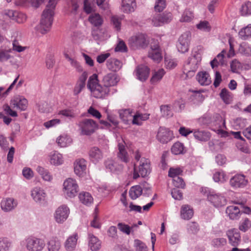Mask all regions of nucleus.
<instances>
[{
  "instance_id": "10",
  "label": "nucleus",
  "mask_w": 251,
  "mask_h": 251,
  "mask_svg": "<svg viewBox=\"0 0 251 251\" xmlns=\"http://www.w3.org/2000/svg\"><path fill=\"white\" fill-rule=\"evenodd\" d=\"M126 143L125 141L122 139L121 141H118V151L117 153V157L118 159L123 163L127 164L131 160V156L127 152L125 148Z\"/></svg>"
},
{
  "instance_id": "23",
  "label": "nucleus",
  "mask_w": 251,
  "mask_h": 251,
  "mask_svg": "<svg viewBox=\"0 0 251 251\" xmlns=\"http://www.w3.org/2000/svg\"><path fill=\"white\" fill-rule=\"evenodd\" d=\"M119 80V79L116 74L109 73L103 77L102 81L103 85L109 88L110 87L116 85Z\"/></svg>"
},
{
  "instance_id": "53",
  "label": "nucleus",
  "mask_w": 251,
  "mask_h": 251,
  "mask_svg": "<svg viewBox=\"0 0 251 251\" xmlns=\"http://www.w3.org/2000/svg\"><path fill=\"white\" fill-rule=\"evenodd\" d=\"M98 126H81V134L83 135H89L95 132Z\"/></svg>"
},
{
  "instance_id": "32",
  "label": "nucleus",
  "mask_w": 251,
  "mask_h": 251,
  "mask_svg": "<svg viewBox=\"0 0 251 251\" xmlns=\"http://www.w3.org/2000/svg\"><path fill=\"white\" fill-rule=\"evenodd\" d=\"M61 247V242L57 238H52L47 243L48 251H59Z\"/></svg>"
},
{
  "instance_id": "57",
  "label": "nucleus",
  "mask_w": 251,
  "mask_h": 251,
  "mask_svg": "<svg viewBox=\"0 0 251 251\" xmlns=\"http://www.w3.org/2000/svg\"><path fill=\"white\" fill-rule=\"evenodd\" d=\"M197 27L198 29L204 31H209L210 30L208 22L205 21L200 22L197 25Z\"/></svg>"
},
{
  "instance_id": "37",
  "label": "nucleus",
  "mask_w": 251,
  "mask_h": 251,
  "mask_svg": "<svg viewBox=\"0 0 251 251\" xmlns=\"http://www.w3.org/2000/svg\"><path fill=\"white\" fill-rule=\"evenodd\" d=\"M72 139L67 135H62L59 136L56 140L58 145L60 147H66L72 143Z\"/></svg>"
},
{
  "instance_id": "13",
  "label": "nucleus",
  "mask_w": 251,
  "mask_h": 251,
  "mask_svg": "<svg viewBox=\"0 0 251 251\" xmlns=\"http://www.w3.org/2000/svg\"><path fill=\"white\" fill-rule=\"evenodd\" d=\"M10 105L14 108L25 111L27 107L28 101L22 96H15L11 99Z\"/></svg>"
},
{
  "instance_id": "25",
  "label": "nucleus",
  "mask_w": 251,
  "mask_h": 251,
  "mask_svg": "<svg viewBox=\"0 0 251 251\" xmlns=\"http://www.w3.org/2000/svg\"><path fill=\"white\" fill-rule=\"evenodd\" d=\"M106 65L108 70L117 72L122 68V63L116 58H110L107 60Z\"/></svg>"
},
{
  "instance_id": "59",
  "label": "nucleus",
  "mask_w": 251,
  "mask_h": 251,
  "mask_svg": "<svg viewBox=\"0 0 251 251\" xmlns=\"http://www.w3.org/2000/svg\"><path fill=\"white\" fill-rule=\"evenodd\" d=\"M11 58L9 51L7 50H0V61L4 62Z\"/></svg>"
},
{
  "instance_id": "20",
  "label": "nucleus",
  "mask_w": 251,
  "mask_h": 251,
  "mask_svg": "<svg viewBox=\"0 0 251 251\" xmlns=\"http://www.w3.org/2000/svg\"><path fill=\"white\" fill-rule=\"evenodd\" d=\"M78 237L77 233L69 236L64 243V247L66 251H74L76 246Z\"/></svg>"
},
{
  "instance_id": "39",
  "label": "nucleus",
  "mask_w": 251,
  "mask_h": 251,
  "mask_svg": "<svg viewBox=\"0 0 251 251\" xmlns=\"http://www.w3.org/2000/svg\"><path fill=\"white\" fill-rule=\"evenodd\" d=\"M213 179L216 182L223 183L227 181L228 176L223 171H218L213 174Z\"/></svg>"
},
{
  "instance_id": "15",
  "label": "nucleus",
  "mask_w": 251,
  "mask_h": 251,
  "mask_svg": "<svg viewBox=\"0 0 251 251\" xmlns=\"http://www.w3.org/2000/svg\"><path fill=\"white\" fill-rule=\"evenodd\" d=\"M248 180L245 176L242 174H236L229 180V184L233 188H242L247 185Z\"/></svg>"
},
{
  "instance_id": "12",
  "label": "nucleus",
  "mask_w": 251,
  "mask_h": 251,
  "mask_svg": "<svg viewBox=\"0 0 251 251\" xmlns=\"http://www.w3.org/2000/svg\"><path fill=\"white\" fill-rule=\"evenodd\" d=\"M31 196L37 203L44 205L46 203L47 194L41 188L36 187L31 191Z\"/></svg>"
},
{
  "instance_id": "34",
  "label": "nucleus",
  "mask_w": 251,
  "mask_h": 251,
  "mask_svg": "<svg viewBox=\"0 0 251 251\" xmlns=\"http://www.w3.org/2000/svg\"><path fill=\"white\" fill-rule=\"evenodd\" d=\"M194 136L196 139L201 141H206L210 139V133L203 130L195 131Z\"/></svg>"
},
{
  "instance_id": "35",
  "label": "nucleus",
  "mask_w": 251,
  "mask_h": 251,
  "mask_svg": "<svg viewBox=\"0 0 251 251\" xmlns=\"http://www.w3.org/2000/svg\"><path fill=\"white\" fill-rule=\"evenodd\" d=\"M148 57L153 61L159 63L162 59V51L161 50H149Z\"/></svg>"
},
{
  "instance_id": "38",
  "label": "nucleus",
  "mask_w": 251,
  "mask_h": 251,
  "mask_svg": "<svg viewBox=\"0 0 251 251\" xmlns=\"http://www.w3.org/2000/svg\"><path fill=\"white\" fill-rule=\"evenodd\" d=\"M12 242L6 237H0V251H10Z\"/></svg>"
},
{
  "instance_id": "2",
  "label": "nucleus",
  "mask_w": 251,
  "mask_h": 251,
  "mask_svg": "<svg viewBox=\"0 0 251 251\" xmlns=\"http://www.w3.org/2000/svg\"><path fill=\"white\" fill-rule=\"evenodd\" d=\"M131 151V150H129ZM135 160L139 161L138 167H134L133 178L137 179L139 176L143 177L148 176L151 172V162L149 159L141 157V152L138 150L132 151Z\"/></svg>"
},
{
  "instance_id": "61",
  "label": "nucleus",
  "mask_w": 251,
  "mask_h": 251,
  "mask_svg": "<svg viewBox=\"0 0 251 251\" xmlns=\"http://www.w3.org/2000/svg\"><path fill=\"white\" fill-rule=\"evenodd\" d=\"M127 50V47L123 41H120L115 49L116 51L126 52Z\"/></svg>"
},
{
  "instance_id": "17",
  "label": "nucleus",
  "mask_w": 251,
  "mask_h": 251,
  "mask_svg": "<svg viewBox=\"0 0 251 251\" xmlns=\"http://www.w3.org/2000/svg\"><path fill=\"white\" fill-rule=\"evenodd\" d=\"M118 113L124 124H133L134 115H132V110L129 108L120 109L118 111Z\"/></svg>"
},
{
  "instance_id": "27",
  "label": "nucleus",
  "mask_w": 251,
  "mask_h": 251,
  "mask_svg": "<svg viewBox=\"0 0 251 251\" xmlns=\"http://www.w3.org/2000/svg\"><path fill=\"white\" fill-rule=\"evenodd\" d=\"M226 212L229 218L232 220L238 219L241 215V212L239 207L235 205H230L227 207Z\"/></svg>"
},
{
  "instance_id": "26",
  "label": "nucleus",
  "mask_w": 251,
  "mask_h": 251,
  "mask_svg": "<svg viewBox=\"0 0 251 251\" xmlns=\"http://www.w3.org/2000/svg\"><path fill=\"white\" fill-rule=\"evenodd\" d=\"M136 4L135 0H122V10L126 13L132 12L135 10Z\"/></svg>"
},
{
  "instance_id": "4",
  "label": "nucleus",
  "mask_w": 251,
  "mask_h": 251,
  "mask_svg": "<svg viewBox=\"0 0 251 251\" xmlns=\"http://www.w3.org/2000/svg\"><path fill=\"white\" fill-rule=\"evenodd\" d=\"M200 49V47L194 49L192 56L188 58L187 63L184 66V73L188 77L193 76L199 68L201 60Z\"/></svg>"
},
{
  "instance_id": "40",
  "label": "nucleus",
  "mask_w": 251,
  "mask_h": 251,
  "mask_svg": "<svg viewBox=\"0 0 251 251\" xmlns=\"http://www.w3.org/2000/svg\"><path fill=\"white\" fill-rule=\"evenodd\" d=\"M172 152L175 155L183 154L186 152L183 144L180 142L175 143L171 148Z\"/></svg>"
},
{
  "instance_id": "11",
  "label": "nucleus",
  "mask_w": 251,
  "mask_h": 251,
  "mask_svg": "<svg viewBox=\"0 0 251 251\" xmlns=\"http://www.w3.org/2000/svg\"><path fill=\"white\" fill-rule=\"evenodd\" d=\"M69 214V208L66 205L63 204L56 209L54 214V218L57 223L61 224L67 219Z\"/></svg>"
},
{
  "instance_id": "31",
  "label": "nucleus",
  "mask_w": 251,
  "mask_h": 251,
  "mask_svg": "<svg viewBox=\"0 0 251 251\" xmlns=\"http://www.w3.org/2000/svg\"><path fill=\"white\" fill-rule=\"evenodd\" d=\"M197 79L201 85H208L211 82L209 74L206 72L199 73L197 75Z\"/></svg>"
},
{
  "instance_id": "48",
  "label": "nucleus",
  "mask_w": 251,
  "mask_h": 251,
  "mask_svg": "<svg viewBox=\"0 0 251 251\" xmlns=\"http://www.w3.org/2000/svg\"><path fill=\"white\" fill-rule=\"evenodd\" d=\"M165 73V72L163 69H159L158 71L155 72L151 78V82L152 83H155L160 81L162 79Z\"/></svg>"
},
{
  "instance_id": "46",
  "label": "nucleus",
  "mask_w": 251,
  "mask_h": 251,
  "mask_svg": "<svg viewBox=\"0 0 251 251\" xmlns=\"http://www.w3.org/2000/svg\"><path fill=\"white\" fill-rule=\"evenodd\" d=\"M194 18L193 13L190 9H186L183 13L182 16L180 19L181 22H190Z\"/></svg>"
},
{
  "instance_id": "16",
  "label": "nucleus",
  "mask_w": 251,
  "mask_h": 251,
  "mask_svg": "<svg viewBox=\"0 0 251 251\" xmlns=\"http://www.w3.org/2000/svg\"><path fill=\"white\" fill-rule=\"evenodd\" d=\"M226 235L229 243L233 247H237L240 244L241 239L239 231L237 229L233 228L226 232Z\"/></svg>"
},
{
  "instance_id": "64",
  "label": "nucleus",
  "mask_w": 251,
  "mask_h": 251,
  "mask_svg": "<svg viewBox=\"0 0 251 251\" xmlns=\"http://www.w3.org/2000/svg\"><path fill=\"white\" fill-rule=\"evenodd\" d=\"M70 63L71 65L75 68L77 72H81L83 71L82 67L80 65L79 63L75 59H70Z\"/></svg>"
},
{
  "instance_id": "19",
  "label": "nucleus",
  "mask_w": 251,
  "mask_h": 251,
  "mask_svg": "<svg viewBox=\"0 0 251 251\" xmlns=\"http://www.w3.org/2000/svg\"><path fill=\"white\" fill-rule=\"evenodd\" d=\"M88 154L90 160L95 164L101 160L103 157L102 151L97 147L91 148Z\"/></svg>"
},
{
  "instance_id": "30",
  "label": "nucleus",
  "mask_w": 251,
  "mask_h": 251,
  "mask_svg": "<svg viewBox=\"0 0 251 251\" xmlns=\"http://www.w3.org/2000/svg\"><path fill=\"white\" fill-rule=\"evenodd\" d=\"M78 198L80 202L86 206H90L93 203V198L89 192H81L79 194Z\"/></svg>"
},
{
  "instance_id": "45",
  "label": "nucleus",
  "mask_w": 251,
  "mask_h": 251,
  "mask_svg": "<svg viewBox=\"0 0 251 251\" xmlns=\"http://www.w3.org/2000/svg\"><path fill=\"white\" fill-rule=\"evenodd\" d=\"M50 162L54 165H59L63 163V159L62 154L55 152L50 156Z\"/></svg>"
},
{
  "instance_id": "54",
  "label": "nucleus",
  "mask_w": 251,
  "mask_h": 251,
  "mask_svg": "<svg viewBox=\"0 0 251 251\" xmlns=\"http://www.w3.org/2000/svg\"><path fill=\"white\" fill-rule=\"evenodd\" d=\"M134 246L136 251H148L147 246L141 241L136 239L134 240Z\"/></svg>"
},
{
  "instance_id": "5",
  "label": "nucleus",
  "mask_w": 251,
  "mask_h": 251,
  "mask_svg": "<svg viewBox=\"0 0 251 251\" xmlns=\"http://www.w3.org/2000/svg\"><path fill=\"white\" fill-rule=\"evenodd\" d=\"M201 192L207 197L208 201L216 208L224 206L227 203V200L225 196L221 194L216 193L208 188L202 187Z\"/></svg>"
},
{
  "instance_id": "21",
  "label": "nucleus",
  "mask_w": 251,
  "mask_h": 251,
  "mask_svg": "<svg viewBox=\"0 0 251 251\" xmlns=\"http://www.w3.org/2000/svg\"><path fill=\"white\" fill-rule=\"evenodd\" d=\"M17 205V202L13 198H9L3 199L0 203L1 209L5 212H9L14 209Z\"/></svg>"
},
{
  "instance_id": "62",
  "label": "nucleus",
  "mask_w": 251,
  "mask_h": 251,
  "mask_svg": "<svg viewBox=\"0 0 251 251\" xmlns=\"http://www.w3.org/2000/svg\"><path fill=\"white\" fill-rule=\"evenodd\" d=\"M119 229L123 233H126L128 235L130 233V227L125 224L120 223L118 224Z\"/></svg>"
},
{
  "instance_id": "8",
  "label": "nucleus",
  "mask_w": 251,
  "mask_h": 251,
  "mask_svg": "<svg viewBox=\"0 0 251 251\" xmlns=\"http://www.w3.org/2000/svg\"><path fill=\"white\" fill-rule=\"evenodd\" d=\"M63 187L64 193L67 197H75L78 191L76 181L71 178H68L64 182Z\"/></svg>"
},
{
  "instance_id": "47",
  "label": "nucleus",
  "mask_w": 251,
  "mask_h": 251,
  "mask_svg": "<svg viewBox=\"0 0 251 251\" xmlns=\"http://www.w3.org/2000/svg\"><path fill=\"white\" fill-rule=\"evenodd\" d=\"M199 230L198 224L194 222H189L187 225V231L189 234H196Z\"/></svg>"
},
{
  "instance_id": "49",
  "label": "nucleus",
  "mask_w": 251,
  "mask_h": 251,
  "mask_svg": "<svg viewBox=\"0 0 251 251\" xmlns=\"http://www.w3.org/2000/svg\"><path fill=\"white\" fill-rule=\"evenodd\" d=\"M240 12L242 16H247L251 14V2L247 1L242 4Z\"/></svg>"
},
{
  "instance_id": "51",
  "label": "nucleus",
  "mask_w": 251,
  "mask_h": 251,
  "mask_svg": "<svg viewBox=\"0 0 251 251\" xmlns=\"http://www.w3.org/2000/svg\"><path fill=\"white\" fill-rule=\"evenodd\" d=\"M160 110L162 116L164 117L169 118L173 115L171 107L169 105H162L160 107Z\"/></svg>"
},
{
  "instance_id": "6",
  "label": "nucleus",
  "mask_w": 251,
  "mask_h": 251,
  "mask_svg": "<svg viewBox=\"0 0 251 251\" xmlns=\"http://www.w3.org/2000/svg\"><path fill=\"white\" fill-rule=\"evenodd\" d=\"M24 244L28 251H42L46 245L43 239L34 236L26 238Z\"/></svg>"
},
{
  "instance_id": "9",
  "label": "nucleus",
  "mask_w": 251,
  "mask_h": 251,
  "mask_svg": "<svg viewBox=\"0 0 251 251\" xmlns=\"http://www.w3.org/2000/svg\"><path fill=\"white\" fill-rule=\"evenodd\" d=\"M191 38V33L188 31L180 36L176 44V48L179 52L185 53L188 51Z\"/></svg>"
},
{
  "instance_id": "42",
  "label": "nucleus",
  "mask_w": 251,
  "mask_h": 251,
  "mask_svg": "<svg viewBox=\"0 0 251 251\" xmlns=\"http://www.w3.org/2000/svg\"><path fill=\"white\" fill-rule=\"evenodd\" d=\"M149 114L145 113L142 114L139 112H136L135 114L133 115V125H140L142 124L141 122L146 121L149 118Z\"/></svg>"
},
{
  "instance_id": "24",
  "label": "nucleus",
  "mask_w": 251,
  "mask_h": 251,
  "mask_svg": "<svg viewBox=\"0 0 251 251\" xmlns=\"http://www.w3.org/2000/svg\"><path fill=\"white\" fill-rule=\"evenodd\" d=\"M106 169L113 173L121 172L123 169V165L118 163L112 159H107L105 162Z\"/></svg>"
},
{
  "instance_id": "52",
  "label": "nucleus",
  "mask_w": 251,
  "mask_h": 251,
  "mask_svg": "<svg viewBox=\"0 0 251 251\" xmlns=\"http://www.w3.org/2000/svg\"><path fill=\"white\" fill-rule=\"evenodd\" d=\"M182 172V170L179 167L170 168L168 172V176L170 177H172L173 179L175 178L176 177H179L178 176L181 175Z\"/></svg>"
},
{
  "instance_id": "63",
  "label": "nucleus",
  "mask_w": 251,
  "mask_h": 251,
  "mask_svg": "<svg viewBox=\"0 0 251 251\" xmlns=\"http://www.w3.org/2000/svg\"><path fill=\"white\" fill-rule=\"evenodd\" d=\"M236 146L238 149L243 152L248 153L249 152V149L248 148L244 140H243L240 142H237L236 144Z\"/></svg>"
},
{
  "instance_id": "50",
  "label": "nucleus",
  "mask_w": 251,
  "mask_h": 251,
  "mask_svg": "<svg viewBox=\"0 0 251 251\" xmlns=\"http://www.w3.org/2000/svg\"><path fill=\"white\" fill-rule=\"evenodd\" d=\"M226 244V240L224 238L213 239L211 242L212 246L215 248H221Z\"/></svg>"
},
{
  "instance_id": "7",
  "label": "nucleus",
  "mask_w": 251,
  "mask_h": 251,
  "mask_svg": "<svg viewBox=\"0 0 251 251\" xmlns=\"http://www.w3.org/2000/svg\"><path fill=\"white\" fill-rule=\"evenodd\" d=\"M149 43L147 36L144 34H138L131 37L128 44L132 50L146 48Z\"/></svg>"
},
{
  "instance_id": "14",
  "label": "nucleus",
  "mask_w": 251,
  "mask_h": 251,
  "mask_svg": "<svg viewBox=\"0 0 251 251\" xmlns=\"http://www.w3.org/2000/svg\"><path fill=\"white\" fill-rule=\"evenodd\" d=\"M174 137L173 132L165 126H160L157 134V138L162 143H167Z\"/></svg>"
},
{
  "instance_id": "22",
  "label": "nucleus",
  "mask_w": 251,
  "mask_h": 251,
  "mask_svg": "<svg viewBox=\"0 0 251 251\" xmlns=\"http://www.w3.org/2000/svg\"><path fill=\"white\" fill-rule=\"evenodd\" d=\"M149 68L145 65H139L136 69V75L137 79L141 81H145L149 77Z\"/></svg>"
},
{
  "instance_id": "58",
  "label": "nucleus",
  "mask_w": 251,
  "mask_h": 251,
  "mask_svg": "<svg viewBox=\"0 0 251 251\" xmlns=\"http://www.w3.org/2000/svg\"><path fill=\"white\" fill-rule=\"evenodd\" d=\"M160 16L163 25L170 23L172 19V15L171 13H163L160 14Z\"/></svg>"
},
{
  "instance_id": "60",
  "label": "nucleus",
  "mask_w": 251,
  "mask_h": 251,
  "mask_svg": "<svg viewBox=\"0 0 251 251\" xmlns=\"http://www.w3.org/2000/svg\"><path fill=\"white\" fill-rule=\"evenodd\" d=\"M171 195L173 198L177 200H181L183 198V194L179 190L174 188L171 192Z\"/></svg>"
},
{
  "instance_id": "55",
  "label": "nucleus",
  "mask_w": 251,
  "mask_h": 251,
  "mask_svg": "<svg viewBox=\"0 0 251 251\" xmlns=\"http://www.w3.org/2000/svg\"><path fill=\"white\" fill-rule=\"evenodd\" d=\"M166 6V0H156L154 9L156 11L160 12L164 10Z\"/></svg>"
},
{
  "instance_id": "36",
  "label": "nucleus",
  "mask_w": 251,
  "mask_h": 251,
  "mask_svg": "<svg viewBox=\"0 0 251 251\" xmlns=\"http://www.w3.org/2000/svg\"><path fill=\"white\" fill-rule=\"evenodd\" d=\"M89 21L94 26L99 27L103 23V19L100 14L94 13L91 14L89 17Z\"/></svg>"
},
{
  "instance_id": "41",
  "label": "nucleus",
  "mask_w": 251,
  "mask_h": 251,
  "mask_svg": "<svg viewBox=\"0 0 251 251\" xmlns=\"http://www.w3.org/2000/svg\"><path fill=\"white\" fill-rule=\"evenodd\" d=\"M142 188L139 185L132 186L129 192V196L132 200H135L142 193Z\"/></svg>"
},
{
  "instance_id": "29",
  "label": "nucleus",
  "mask_w": 251,
  "mask_h": 251,
  "mask_svg": "<svg viewBox=\"0 0 251 251\" xmlns=\"http://www.w3.org/2000/svg\"><path fill=\"white\" fill-rule=\"evenodd\" d=\"M193 215V210L189 205L185 204L181 206L180 217L182 219L188 220L192 218Z\"/></svg>"
},
{
  "instance_id": "56",
  "label": "nucleus",
  "mask_w": 251,
  "mask_h": 251,
  "mask_svg": "<svg viewBox=\"0 0 251 251\" xmlns=\"http://www.w3.org/2000/svg\"><path fill=\"white\" fill-rule=\"evenodd\" d=\"M173 180V184L175 187L182 189L184 188L185 186V183L181 177H176L175 178H174Z\"/></svg>"
},
{
  "instance_id": "43",
  "label": "nucleus",
  "mask_w": 251,
  "mask_h": 251,
  "mask_svg": "<svg viewBox=\"0 0 251 251\" xmlns=\"http://www.w3.org/2000/svg\"><path fill=\"white\" fill-rule=\"evenodd\" d=\"M238 34L239 37L242 40H246L248 38L251 37V25L241 29Z\"/></svg>"
},
{
  "instance_id": "3",
  "label": "nucleus",
  "mask_w": 251,
  "mask_h": 251,
  "mask_svg": "<svg viewBox=\"0 0 251 251\" xmlns=\"http://www.w3.org/2000/svg\"><path fill=\"white\" fill-rule=\"evenodd\" d=\"M98 75L96 74L92 75L89 78L87 83V88L90 90L92 95L97 99H104L109 93V88L103 85L102 86L99 83Z\"/></svg>"
},
{
  "instance_id": "44",
  "label": "nucleus",
  "mask_w": 251,
  "mask_h": 251,
  "mask_svg": "<svg viewBox=\"0 0 251 251\" xmlns=\"http://www.w3.org/2000/svg\"><path fill=\"white\" fill-rule=\"evenodd\" d=\"M221 98L226 104H229L232 100L231 93L226 89L224 88L220 94Z\"/></svg>"
},
{
  "instance_id": "28",
  "label": "nucleus",
  "mask_w": 251,
  "mask_h": 251,
  "mask_svg": "<svg viewBox=\"0 0 251 251\" xmlns=\"http://www.w3.org/2000/svg\"><path fill=\"white\" fill-rule=\"evenodd\" d=\"M88 246L92 251H98L101 247V242L97 237L89 234Z\"/></svg>"
},
{
  "instance_id": "18",
  "label": "nucleus",
  "mask_w": 251,
  "mask_h": 251,
  "mask_svg": "<svg viewBox=\"0 0 251 251\" xmlns=\"http://www.w3.org/2000/svg\"><path fill=\"white\" fill-rule=\"evenodd\" d=\"M86 167L87 162L84 159H77L74 162V172L77 176H82L85 173Z\"/></svg>"
},
{
  "instance_id": "1",
  "label": "nucleus",
  "mask_w": 251,
  "mask_h": 251,
  "mask_svg": "<svg viewBox=\"0 0 251 251\" xmlns=\"http://www.w3.org/2000/svg\"><path fill=\"white\" fill-rule=\"evenodd\" d=\"M44 0H30L31 5L38 7ZM48 4L43 11L40 24L35 27L36 30L42 34H46L50 29L53 22L54 10L58 0H48Z\"/></svg>"
},
{
  "instance_id": "33",
  "label": "nucleus",
  "mask_w": 251,
  "mask_h": 251,
  "mask_svg": "<svg viewBox=\"0 0 251 251\" xmlns=\"http://www.w3.org/2000/svg\"><path fill=\"white\" fill-rule=\"evenodd\" d=\"M36 170L44 180L50 181L52 179V176L51 175L50 173L48 170L44 168L38 166L36 168Z\"/></svg>"
}]
</instances>
